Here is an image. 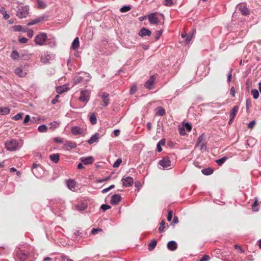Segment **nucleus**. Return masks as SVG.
Listing matches in <instances>:
<instances>
[{"label":"nucleus","instance_id":"1","mask_svg":"<svg viewBox=\"0 0 261 261\" xmlns=\"http://www.w3.org/2000/svg\"><path fill=\"white\" fill-rule=\"evenodd\" d=\"M23 144V142L21 139H11L5 142V146L7 150L14 151L20 149Z\"/></svg>","mask_w":261,"mask_h":261},{"label":"nucleus","instance_id":"2","mask_svg":"<svg viewBox=\"0 0 261 261\" xmlns=\"http://www.w3.org/2000/svg\"><path fill=\"white\" fill-rule=\"evenodd\" d=\"M47 40V36L45 33H40L35 38V43L39 45H43Z\"/></svg>","mask_w":261,"mask_h":261},{"label":"nucleus","instance_id":"3","mask_svg":"<svg viewBox=\"0 0 261 261\" xmlns=\"http://www.w3.org/2000/svg\"><path fill=\"white\" fill-rule=\"evenodd\" d=\"M29 253H25L23 250H18L14 256V258L16 261H24L29 257Z\"/></svg>","mask_w":261,"mask_h":261},{"label":"nucleus","instance_id":"4","mask_svg":"<svg viewBox=\"0 0 261 261\" xmlns=\"http://www.w3.org/2000/svg\"><path fill=\"white\" fill-rule=\"evenodd\" d=\"M29 9L27 6L19 7L16 12V15L19 18L25 17L29 14Z\"/></svg>","mask_w":261,"mask_h":261},{"label":"nucleus","instance_id":"5","mask_svg":"<svg viewBox=\"0 0 261 261\" xmlns=\"http://www.w3.org/2000/svg\"><path fill=\"white\" fill-rule=\"evenodd\" d=\"M196 147H198L199 150H202L206 148L205 142V136L204 134L201 135L197 139Z\"/></svg>","mask_w":261,"mask_h":261},{"label":"nucleus","instance_id":"6","mask_svg":"<svg viewBox=\"0 0 261 261\" xmlns=\"http://www.w3.org/2000/svg\"><path fill=\"white\" fill-rule=\"evenodd\" d=\"M90 99V92L87 90H83L81 92L79 100L83 102L87 103Z\"/></svg>","mask_w":261,"mask_h":261},{"label":"nucleus","instance_id":"7","mask_svg":"<svg viewBox=\"0 0 261 261\" xmlns=\"http://www.w3.org/2000/svg\"><path fill=\"white\" fill-rule=\"evenodd\" d=\"M32 172L33 174L37 178L41 176V174L39 172H42L43 170L40 165L34 163L32 166Z\"/></svg>","mask_w":261,"mask_h":261},{"label":"nucleus","instance_id":"8","mask_svg":"<svg viewBox=\"0 0 261 261\" xmlns=\"http://www.w3.org/2000/svg\"><path fill=\"white\" fill-rule=\"evenodd\" d=\"M159 164L165 169L171 166V161L168 157H164L159 161Z\"/></svg>","mask_w":261,"mask_h":261},{"label":"nucleus","instance_id":"9","mask_svg":"<svg viewBox=\"0 0 261 261\" xmlns=\"http://www.w3.org/2000/svg\"><path fill=\"white\" fill-rule=\"evenodd\" d=\"M155 77L154 75H151L150 78L145 82L144 87L149 90L154 88V83Z\"/></svg>","mask_w":261,"mask_h":261},{"label":"nucleus","instance_id":"10","mask_svg":"<svg viewBox=\"0 0 261 261\" xmlns=\"http://www.w3.org/2000/svg\"><path fill=\"white\" fill-rule=\"evenodd\" d=\"M121 181L123 186L124 187H131L134 184L133 178L130 176L123 177Z\"/></svg>","mask_w":261,"mask_h":261},{"label":"nucleus","instance_id":"11","mask_svg":"<svg viewBox=\"0 0 261 261\" xmlns=\"http://www.w3.org/2000/svg\"><path fill=\"white\" fill-rule=\"evenodd\" d=\"M99 97H100L102 100L103 102V106L106 107L109 103V94L107 92H100L99 95Z\"/></svg>","mask_w":261,"mask_h":261},{"label":"nucleus","instance_id":"12","mask_svg":"<svg viewBox=\"0 0 261 261\" xmlns=\"http://www.w3.org/2000/svg\"><path fill=\"white\" fill-rule=\"evenodd\" d=\"M52 57L51 55L48 54V52L44 53L40 57V61L43 64H47L49 63L51 60Z\"/></svg>","mask_w":261,"mask_h":261},{"label":"nucleus","instance_id":"13","mask_svg":"<svg viewBox=\"0 0 261 261\" xmlns=\"http://www.w3.org/2000/svg\"><path fill=\"white\" fill-rule=\"evenodd\" d=\"M76 147V144L72 141H67L64 142L63 145V148L66 150H69L70 149L75 148Z\"/></svg>","mask_w":261,"mask_h":261},{"label":"nucleus","instance_id":"14","mask_svg":"<svg viewBox=\"0 0 261 261\" xmlns=\"http://www.w3.org/2000/svg\"><path fill=\"white\" fill-rule=\"evenodd\" d=\"M80 161L84 165H89L93 163L94 158L92 156L87 157H82L80 158Z\"/></svg>","mask_w":261,"mask_h":261},{"label":"nucleus","instance_id":"15","mask_svg":"<svg viewBox=\"0 0 261 261\" xmlns=\"http://www.w3.org/2000/svg\"><path fill=\"white\" fill-rule=\"evenodd\" d=\"M71 132L74 135H81L84 133V129L77 126L72 127Z\"/></svg>","mask_w":261,"mask_h":261},{"label":"nucleus","instance_id":"16","mask_svg":"<svg viewBox=\"0 0 261 261\" xmlns=\"http://www.w3.org/2000/svg\"><path fill=\"white\" fill-rule=\"evenodd\" d=\"M121 200V197L119 194H114L111 197V203L113 205L118 204Z\"/></svg>","mask_w":261,"mask_h":261},{"label":"nucleus","instance_id":"17","mask_svg":"<svg viewBox=\"0 0 261 261\" xmlns=\"http://www.w3.org/2000/svg\"><path fill=\"white\" fill-rule=\"evenodd\" d=\"M149 22L151 24H157L159 22L158 18L156 16V14L155 13H152L150 14L148 16Z\"/></svg>","mask_w":261,"mask_h":261},{"label":"nucleus","instance_id":"18","mask_svg":"<svg viewBox=\"0 0 261 261\" xmlns=\"http://www.w3.org/2000/svg\"><path fill=\"white\" fill-rule=\"evenodd\" d=\"M99 137L100 135L99 133H95L94 135L92 136V137L89 140L87 141V142L89 144H92L94 143L98 142Z\"/></svg>","mask_w":261,"mask_h":261},{"label":"nucleus","instance_id":"19","mask_svg":"<svg viewBox=\"0 0 261 261\" xmlns=\"http://www.w3.org/2000/svg\"><path fill=\"white\" fill-rule=\"evenodd\" d=\"M66 185L69 189L74 191L75 188L76 182L73 179H69L67 180Z\"/></svg>","mask_w":261,"mask_h":261},{"label":"nucleus","instance_id":"20","mask_svg":"<svg viewBox=\"0 0 261 261\" xmlns=\"http://www.w3.org/2000/svg\"><path fill=\"white\" fill-rule=\"evenodd\" d=\"M151 34V32L145 28H142L140 32H139V35L141 37H144L145 36H150Z\"/></svg>","mask_w":261,"mask_h":261},{"label":"nucleus","instance_id":"21","mask_svg":"<svg viewBox=\"0 0 261 261\" xmlns=\"http://www.w3.org/2000/svg\"><path fill=\"white\" fill-rule=\"evenodd\" d=\"M177 243L174 241H170L167 243V248L169 250L174 251L177 249Z\"/></svg>","mask_w":261,"mask_h":261},{"label":"nucleus","instance_id":"22","mask_svg":"<svg viewBox=\"0 0 261 261\" xmlns=\"http://www.w3.org/2000/svg\"><path fill=\"white\" fill-rule=\"evenodd\" d=\"M15 73L19 77H24L26 75V72H24L22 67L17 68L14 71Z\"/></svg>","mask_w":261,"mask_h":261},{"label":"nucleus","instance_id":"23","mask_svg":"<svg viewBox=\"0 0 261 261\" xmlns=\"http://www.w3.org/2000/svg\"><path fill=\"white\" fill-rule=\"evenodd\" d=\"M88 206V205L86 203H81L75 206L76 210L79 211H83L85 210Z\"/></svg>","mask_w":261,"mask_h":261},{"label":"nucleus","instance_id":"24","mask_svg":"<svg viewBox=\"0 0 261 261\" xmlns=\"http://www.w3.org/2000/svg\"><path fill=\"white\" fill-rule=\"evenodd\" d=\"M239 106H234L232 109L231 110V112L230 113L229 117L230 118H235L237 113H238L239 111Z\"/></svg>","mask_w":261,"mask_h":261},{"label":"nucleus","instance_id":"25","mask_svg":"<svg viewBox=\"0 0 261 261\" xmlns=\"http://www.w3.org/2000/svg\"><path fill=\"white\" fill-rule=\"evenodd\" d=\"M80 45L79 39L78 37H76L73 41L71 47L73 50H75L78 48Z\"/></svg>","mask_w":261,"mask_h":261},{"label":"nucleus","instance_id":"26","mask_svg":"<svg viewBox=\"0 0 261 261\" xmlns=\"http://www.w3.org/2000/svg\"><path fill=\"white\" fill-rule=\"evenodd\" d=\"M239 9L243 15H248L249 14V10L247 8V7L245 6H241L239 8Z\"/></svg>","mask_w":261,"mask_h":261},{"label":"nucleus","instance_id":"27","mask_svg":"<svg viewBox=\"0 0 261 261\" xmlns=\"http://www.w3.org/2000/svg\"><path fill=\"white\" fill-rule=\"evenodd\" d=\"M60 155L58 153L52 154L50 155V159L55 163H57L59 160Z\"/></svg>","mask_w":261,"mask_h":261},{"label":"nucleus","instance_id":"28","mask_svg":"<svg viewBox=\"0 0 261 261\" xmlns=\"http://www.w3.org/2000/svg\"><path fill=\"white\" fill-rule=\"evenodd\" d=\"M11 57L14 60H17L20 59V56L17 51L14 50L12 51Z\"/></svg>","mask_w":261,"mask_h":261},{"label":"nucleus","instance_id":"29","mask_svg":"<svg viewBox=\"0 0 261 261\" xmlns=\"http://www.w3.org/2000/svg\"><path fill=\"white\" fill-rule=\"evenodd\" d=\"M10 113V109L7 107L0 108V115H5Z\"/></svg>","mask_w":261,"mask_h":261},{"label":"nucleus","instance_id":"30","mask_svg":"<svg viewBox=\"0 0 261 261\" xmlns=\"http://www.w3.org/2000/svg\"><path fill=\"white\" fill-rule=\"evenodd\" d=\"M201 172L204 175H211L213 173L214 170L212 168H207L203 169L201 170Z\"/></svg>","mask_w":261,"mask_h":261},{"label":"nucleus","instance_id":"31","mask_svg":"<svg viewBox=\"0 0 261 261\" xmlns=\"http://www.w3.org/2000/svg\"><path fill=\"white\" fill-rule=\"evenodd\" d=\"M14 30L16 32H25L27 28H24L21 25H16L13 27Z\"/></svg>","mask_w":261,"mask_h":261},{"label":"nucleus","instance_id":"32","mask_svg":"<svg viewBox=\"0 0 261 261\" xmlns=\"http://www.w3.org/2000/svg\"><path fill=\"white\" fill-rule=\"evenodd\" d=\"M157 242L155 240H153L152 241L148 244V248L149 251L153 250L155 246H156Z\"/></svg>","mask_w":261,"mask_h":261},{"label":"nucleus","instance_id":"33","mask_svg":"<svg viewBox=\"0 0 261 261\" xmlns=\"http://www.w3.org/2000/svg\"><path fill=\"white\" fill-rule=\"evenodd\" d=\"M49 124L50 125V128L55 129L58 128V127H59L60 122V121H55L50 122Z\"/></svg>","mask_w":261,"mask_h":261},{"label":"nucleus","instance_id":"34","mask_svg":"<svg viewBox=\"0 0 261 261\" xmlns=\"http://www.w3.org/2000/svg\"><path fill=\"white\" fill-rule=\"evenodd\" d=\"M83 82H84V80L82 75L80 76H76L73 79V83L74 84H77Z\"/></svg>","mask_w":261,"mask_h":261},{"label":"nucleus","instance_id":"35","mask_svg":"<svg viewBox=\"0 0 261 261\" xmlns=\"http://www.w3.org/2000/svg\"><path fill=\"white\" fill-rule=\"evenodd\" d=\"M81 75L83 77L84 82H88L91 78V76H90V74L87 72L82 73Z\"/></svg>","mask_w":261,"mask_h":261},{"label":"nucleus","instance_id":"36","mask_svg":"<svg viewBox=\"0 0 261 261\" xmlns=\"http://www.w3.org/2000/svg\"><path fill=\"white\" fill-rule=\"evenodd\" d=\"M228 159L227 156H224L221 159H218L216 161V163L219 166H222L223 164L225 163V162Z\"/></svg>","mask_w":261,"mask_h":261},{"label":"nucleus","instance_id":"37","mask_svg":"<svg viewBox=\"0 0 261 261\" xmlns=\"http://www.w3.org/2000/svg\"><path fill=\"white\" fill-rule=\"evenodd\" d=\"M89 120L92 124H95L97 122V119L94 113L91 114L89 116Z\"/></svg>","mask_w":261,"mask_h":261},{"label":"nucleus","instance_id":"38","mask_svg":"<svg viewBox=\"0 0 261 261\" xmlns=\"http://www.w3.org/2000/svg\"><path fill=\"white\" fill-rule=\"evenodd\" d=\"M0 12L2 14L3 17L5 19H8L9 18L10 16L7 13V11L5 10V9L4 8H1Z\"/></svg>","mask_w":261,"mask_h":261},{"label":"nucleus","instance_id":"39","mask_svg":"<svg viewBox=\"0 0 261 261\" xmlns=\"http://www.w3.org/2000/svg\"><path fill=\"white\" fill-rule=\"evenodd\" d=\"M42 19H43V18H41V17L37 18L33 20L32 21L28 22L27 23V25L30 26V25H34L35 24H36L38 22H40Z\"/></svg>","mask_w":261,"mask_h":261},{"label":"nucleus","instance_id":"40","mask_svg":"<svg viewBox=\"0 0 261 261\" xmlns=\"http://www.w3.org/2000/svg\"><path fill=\"white\" fill-rule=\"evenodd\" d=\"M156 110V114L158 115L163 116L165 113L164 109L161 107H158Z\"/></svg>","mask_w":261,"mask_h":261},{"label":"nucleus","instance_id":"41","mask_svg":"<svg viewBox=\"0 0 261 261\" xmlns=\"http://www.w3.org/2000/svg\"><path fill=\"white\" fill-rule=\"evenodd\" d=\"M38 130L40 133L46 132L47 127L45 124H42L38 126Z\"/></svg>","mask_w":261,"mask_h":261},{"label":"nucleus","instance_id":"42","mask_svg":"<svg viewBox=\"0 0 261 261\" xmlns=\"http://www.w3.org/2000/svg\"><path fill=\"white\" fill-rule=\"evenodd\" d=\"M254 99H257L259 96V92L256 89H252L251 92Z\"/></svg>","mask_w":261,"mask_h":261},{"label":"nucleus","instance_id":"43","mask_svg":"<svg viewBox=\"0 0 261 261\" xmlns=\"http://www.w3.org/2000/svg\"><path fill=\"white\" fill-rule=\"evenodd\" d=\"M38 6L39 8H44L46 7V4L42 0H37Z\"/></svg>","mask_w":261,"mask_h":261},{"label":"nucleus","instance_id":"44","mask_svg":"<svg viewBox=\"0 0 261 261\" xmlns=\"http://www.w3.org/2000/svg\"><path fill=\"white\" fill-rule=\"evenodd\" d=\"M179 133L181 136H185L186 134L185 131V128L183 126H180L178 127Z\"/></svg>","mask_w":261,"mask_h":261},{"label":"nucleus","instance_id":"45","mask_svg":"<svg viewBox=\"0 0 261 261\" xmlns=\"http://www.w3.org/2000/svg\"><path fill=\"white\" fill-rule=\"evenodd\" d=\"M131 9V7L129 6H124L120 8V11L121 12H126L129 11Z\"/></svg>","mask_w":261,"mask_h":261},{"label":"nucleus","instance_id":"46","mask_svg":"<svg viewBox=\"0 0 261 261\" xmlns=\"http://www.w3.org/2000/svg\"><path fill=\"white\" fill-rule=\"evenodd\" d=\"M165 222L164 220L162 221L160 224V226L159 228V231L160 232H163L164 231L165 229Z\"/></svg>","mask_w":261,"mask_h":261},{"label":"nucleus","instance_id":"47","mask_svg":"<svg viewBox=\"0 0 261 261\" xmlns=\"http://www.w3.org/2000/svg\"><path fill=\"white\" fill-rule=\"evenodd\" d=\"M122 162V160L120 158H118L116 161L114 163L113 165V167L114 168H117L119 166V165H120V164Z\"/></svg>","mask_w":261,"mask_h":261},{"label":"nucleus","instance_id":"48","mask_svg":"<svg viewBox=\"0 0 261 261\" xmlns=\"http://www.w3.org/2000/svg\"><path fill=\"white\" fill-rule=\"evenodd\" d=\"M61 199L58 198L54 199H51L49 201L50 204L61 202Z\"/></svg>","mask_w":261,"mask_h":261},{"label":"nucleus","instance_id":"49","mask_svg":"<svg viewBox=\"0 0 261 261\" xmlns=\"http://www.w3.org/2000/svg\"><path fill=\"white\" fill-rule=\"evenodd\" d=\"M23 113H18L16 115H15L14 116L12 117V119L15 120H19L22 116Z\"/></svg>","mask_w":261,"mask_h":261},{"label":"nucleus","instance_id":"50","mask_svg":"<svg viewBox=\"0 0 261 261\" xmlns=\"http://www.w3.org/2000/svg\"><path fill=\"white\" fill-rule=\"evenodd\" d=\"M163 33V30L157 31L155 32V38L156 40H158Z\"/></svg>","mask_w":261,"mask_h":261},{"label":"nucleus","instance_id":"51","mask_svg":"<svg viewBox=\"0 0 261 261\" xmlns=\"http://www.w3.org/2000/svg\"><path fill=\"white\" fill-rule=\"evenodd\" d=\"M25 32L29 38H32L33 36L34 32L32 30L27 29Z\"/></svg>","mask_w":261,"mask_h":261},{"label":"nucleus","instance_id":"52","mask_svg":"<svg viewBox=\"0 0 261 261\" xmlns=\"http://www.w3.org/2000/svg\"><path fill=\"white\" fill-rule=\"evenodd\" d=\"M183 126L185 127V129H186L187 132H190L191 130L192 126L190 123H186Z\"/></svg>","mask_w":261,"mask_h":261},{"label":"nucleus","instance_id":"53","mask_svg":"<svg viewBox=\"0 0 261 261\" xmlns=\"http://www.w3.org/2000/svg\"><path fill=\"white\" fill-rule=\"evenodd\" d=\"M111 206L110 205L105 204H102L100 206V208L103 211L110 209L111 208Z\"/></svg>","mask_w":261,"mask_h":261},{"label":"nucleus","instance_id":"54","mask_svg":"<svg viewBox=\"0 0 261 261\" xmlns=\"http://www.w3.org/2000/svg\"><path fill=\"white\" fill-rule=\"evenodd\" d=\"M258 204L257 203V200H255L254 202V204L252 206V209L254 211H257L258 210Z\"/></svg>","mask_w":261,"mask_h":261},{"label":"nucleus","instance_id":"55","mask_svg":"<svg viewBox=\"0 0 261 261\" xmlns=\"http://www.w3.org/2000/svg\"><path fill=\"white\" fill-rule=\"evenodd\" d=\"M172 218V212L171 210L168 211V215H167V220L168 221H171Z\"/></svg>","mask_w":261,"mask_h":261},{"label":"nucleus","instance_id":"56","mask_svg":"<svg viewBox=\"0 0 261 261\" xmlns=\"http://www.w3.org/2000/svg\"><path fill=\"white\" fill-rule=\"evenodd\" d=\"M57 91L59 93H61L65 91V88L63 86H60L57 88Z\"/></svg>","mask_w":261,"mask_h":261},{"label":"nucleus","instance_id":"57","mask_svg":"<svg viewBox=\"0 0 261 261\" xmlns=\"http://www.w3.org/2000/svg\"><path fill=\"white\" fill-rule=\"evenodd\" d=\"M30 120V116L29 115H27L25 116V118L23 120V124L24 125H26L27 124V123Z\"/></svg>","mask_w":261,"mask_h":261},{"label":"nucleus","instance_id":"58","mask_svg":"<svg viewBox=\"0 0 261 261\" xmlns=\"http://www.w3.org/2000/svg\"><path fill=\"white\" fill-rule=\"evenodd\" d=\"M173 4L172 0H165L164 5L166 6L170 7Z\"/></svg>","mask_w":261,"mask_h":261},{"label":"nucleus","instance_id":"59","mask_svg":"<svg viewBox=\"0 0 261 261\" xmlns=\"http://www.w3.org/2000/svg\"><path fill=\"white\" fill-rule=\"evenodd\" d=\"M18 40L21 43H25L28 42V39L25 37H21L19 38Z\"/></svg>","mask_w":261,"mask_h":261},{"label":"nucleus","instance_id":"60","mask_svg":"<svg viewBox=\"0 0 261 261\" xmlns=\"http://www.w3.org/2000/svg\"><path fill=\"white\" fill-rule=\"evenodd\" d=\"M210 257L208 255H204L199 261H208Z\"/></svg>","mask_w":261,"mask_h":261},{"label":"nucleus","instance_id":"61","mask_svg":"<svg viewBox=\"0 0 261 261\" xmlns=\"http://www.w3.org/2000/svg\"><path fill=\"white\" fill-rule=\"evenodd\" d=\"M232 69H230V71H229L228 74H227V82H230L231 81V76H232Z\"/></svg>","mask_w":261,"mask_h":261},{"label":"nucleus","instance_id":"62","mask_svg":"<svg viewBox=\"0 0 261 261\" xmlns=\"http://www.w3.org/2000/svg\"><path fill=\"white\" fill-rule=\"evenodd\" d=\"M255 123H256V122H255V120H252V121H251V122H250L248 123V127L249 128H252L254 127V125H255Z\"/></svg>","mask_w":261,"mask_h":261},{"label":"nucleus","instance_id":"63","mask_svg":"<svg viewBox=\"0 0 261 261\" xmlns=\"http://www.w3.org/2000/svg\"><path fill=\"white\" fill-rule=\"evenodd\" d=\"M136 90H137V86L136 85H133L130 90V93L131 94H133L134 93H135V92L136 91Z\"/></svg>","mask_w":261,"mask_h":261},{"label":"nucleus","instance_id":"64","mask_svg":"<svg viewBox=\"0 0 261 261\" xmlns=\"http://www.w3.org/2000/svg\"><path fill=\"white\" fill-rule=\"evenodd\" d=\"M230 94L231 95V96L232 97H234L235 96V95H236V91H235V89H234V88L233 87H232L230 88Z\"/></svg>","mask_w":261,"mask_h":261}]
</instances>
